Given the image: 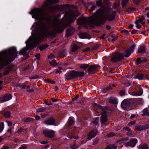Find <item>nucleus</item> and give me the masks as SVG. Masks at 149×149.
<instances>
[{
	"mask_svg": "<svg viewBox=\"0 0 149 149\" xmlns=\"http://www.w3.org/2000/svg\"><path fill=\"white\" fill-rule=\"evenodd\" d=\"M45 14L43 10L40 8L35 9L32 13V17L39 21L38 24L40 32L30 38L25 43L30 42V47L32 48L36 46L45 37L51 36L64 30L63 23L62 21L57 17L52 19L49 17H45Z\"/></svg>",
	"mask_w": 149,
	"mask_h": 149,
	"instance_id": "obj_1",
	"label": "nucleus"
},
{
	"mask_svg": "<svg viewBox=\"0 0 149 149\" xmlns=\"http://www.w3.org/2000/svg\"><path fill=\"white\" fill-rule=\"evenodd\" d=\"M13 47L0 52V68L10 63L16 58L18 53Z\"/></svg>",
	"mask_w": 149,
	"mask_h": 149,
	"instance_id": "obj_2",
	"label": "nucleus"
},
{
	"mask_svg": "<svg viewBox=\"0 0 149 149\" xmlns=\"http://www.w3.org/2000/svg\"><path fill=\"white\" fill-rule=\"evenodd\" d=\"M97 17L96 13H94L91 17H81L77 20V24L86 27L88 25L90 26L98 25L99 24L102 23L104 21L103 17L98 20L97 19Z\"/></svg>",
	"mask_w": 149,
	"mask_h": 149,
	"instance_id": "obj_3",
	"label": "nucleus"
},
{
	"mask_svg": "<svg viewBox=\"0 0 149 149\" xmlns=\"http://www.w3.org/2000/svg\"><path fill=\"white\" fill-rule=\"evenodd\" d=\"M96 13L97 18V19H100V18H102V17L104 18V21L103 22L99 24L98 25L104 23L106 19H107L108 21H111L114 19L115 18V14L114 13H112L110 14H109L107 15H106L104 10L101 8L99 10L97 11Z\"/></svg>",
	"mask_w": 149,
	"mask_h": 149,
	"instance_id": "obj_4",
	"label": "nucleus"
},
{
	"mask_svg": "<svg viewBox=\"0 0 149 149\" xmlns=\"http://www.w3.org/2000/svg\"><path fill=\"white\" fill-rule=\"evenodd\" d=\"M79 15L77 11H72L70 13H66L64 15V18L66 21L70 23L74 21L76 17Z\"/></svg>",
	"mask_w": 149,
	"mask_h": 149,
	"instance_id": "obj_5",
	"label": "nucleus"
},
{
	"mask_svg": "<svg viewBox=\"0 0 149 149\" xmlns=\"http://www.w3.org/2000/svg\"><path fill=\"white\" fill-rule=\"evenodd\" d=\"M124 57V55L120 53H116L114 54L111 59L112 62H118L120 61Z\"/></svg>",
	"mask_w": 149,
	"mask_h": 149,
	"instance_id": "obj_6",
	"label": "nucleus"
},
{
	"mask_svg": "<svg viewBox=\"0 0 149 149\" xmlns=\"http://www.w3.org/2000/svg\"><path fill=\"white\" fill-rule=\"evenodd\" d=\"M43 132L45 136L48 138H51L55 136V132L52 130L45 129L43 130Z\"/></svg>",
	"mask_w": 149,
	"mask_h": 149,
	"instance_id": "obj_7",
	"label": "nucleus"
},
{
	"mask_svg": "<svg viewBox=\"0 0 149 149\" xmlns=\"http://www.w3.org/2000/svg\"><path fill=\"white\" fill-rule=\"evenodd\" d=\"M77 77H78L77 71L73 70L70 72L69 75H65V78L68 80H70Z\"/></svg>",
	"mask_w": 149,
	"mask_h": 149,
	"instance_id": "obj_8",
	"label": "nucleus"
},
{
	"mask_svg": "<svg viewBox=\"0 0 149 149\" xmlns=\"http://www.w3.org/2000/svg\"><path fill=\"white\" fill-rule=\"evenodd\" d=\"M137 142V141L136 139H132L130 140V141L125 142V145L127 147L130 146L133 147L135 146Z\"/></svg>",
	"mask_w": 149,
	"mask_h": 149,
	"instance_id": "obj_9",
	"label": "nucleus"
},
{
	"mask_svg": "<svg viewBox=\"0 0 149 149\" xmlns=\"http://www.w3.org/2000/svg\"><path fill=\"white\" fill-rule=\"evenodd\" d=\"M135 45L134 44L132 45L130 48L125 51L126 54L124 55V56L127 58L131 54L133 53L134 51V49L135 47Z\"/></svg>",
	"mask_w": 149,
	"mask_h": 149,
	"instance_id": "obj_10",
	"label": "nucleus"
},
{
	"mask_svg": "<svg viewBox=\"0 0 149 149\" xmlns=\"http://www.w3.org/2000/svg\"><path fill=\"white\" fill-rule=\"evenodd\" d=\"M137 92H133L132 93V95L135 96H139L141 95L143 93L142 89L140 86H138L136 88Z\"/></svg>",
	"mask_w": 149,
	"mask_h": 149,
	"instance_id": "obj_11",
	"label": "nucleus"
},
{
	"mask_svg": "<svg viewBox=\"0 0 149 149\" xmlns=\"http://www.w3.org/2000/svg\"><path fill=\"white\" fill-rule=\"evenodd\" d=\"M43 123L47 125H55V120L52 118L51 117L45 120Z\"/></svg>",
	"mask_w": 149,
	"mask_h": 149,
	"instance_id": "obj_12",
	"label": "nucleus"
},
{
	"mask_svg": "<svg viewBox=\"0 0 149 149\" xmlns=\"http://www.w3.org/2000/svg\"><path fill=\"white\" fill-rule=\"evenodd\" d=\"M98 67V66L95 65L88 66V69L86 70V72L88 73H93L96 71Z\"/></svg>",
	"mask_w": 149,
	"mask_h": 149,
	"instance_id": "obj_13",
	"label": "nucleus"
},
{
	"mask_svg": "<svg viewBox=\"0 0 149 149\" xmlns=\"http://www.w3.org/2000/svg\"><path fill=\"white\" fill-rule=\"evenodd\" d=\"M97 133V130H93L88 134L86 138L88 140H90L95 137Z\"/></svg>",
	"mask_w": 149,
	"mask_h": 149,
	"instance_id": "obj_14",
	"label": "nucleus"
},
{
	"mask_svg": "<svg viewBox=\"0 0 149 149\" xmlns=\"http://www.w3.org/2000/svg\"><path fill=\"white\" fill-rule=\"evenodd\" d=\"M101 124L105 123L107 120L106 112H104L102 113L100 119Z\"/></svg>",
	"mask_w": 149,
	"mask_h": 149,
	"instance_id": "obj_15",
	"label": "nucleus"
},
{
	"mask_svg": "<svg viewBox=\"0 0 149 149\" xmlns=\"http://www.w3.org/2000/svg\"><path fill=\"white\" fill-rule=\"evenodd\" d=\"M80 38L82 39L87 38L90 39L91 38V36L86 33H82L79 34Z\"/></svg>",
	"mask_w": 149,
	"mask_h": 149,
	"instance_id": "obj_16",
	"label": "nucleus"
},
{
	"mask_svg": "<svg viewBox=\"0 0 149 149\" xmlns=\"http://www.w3.org/2000/svg\"><path fill=\"white\" fill-rule=\"evenodd\" d=\"M59 1L58 0H47L44 5V6L45 7H47L49 5L51 4L58 3Z\"/></svg>",
	"mask_w": 149,
	"mask_h": 149,
	"instance_id": "obj_17",
	"label": "nucleus"
},
{
	"mask_svg": "<svg viewBox=\"0 0 149 149\" xmlns=\"http://www.w3.org/2000/svg\"><path fill=\"white\" fill-rule=\"evenodd\" d=\"M130 105V102L126 100H123L122 102L121 105L123 108H126L128 107Z\"/></svg>",
	"mask_w": 149,
	"mask_h": 149,
	"instance_id": "obj_18",
	"label": "nucleus"
},
{
	"mask_svg": "<svg viewBox=\"0 0 149 149\" xmlns=\"http://www.w3.org/2000/svg\"><path fill=\"white\" fill-rule=\"evenodd\" d=\"M12 97V95L8 93L2 98L1 100L3 102L6 101L11 99Z\"/></svg>",
	"mask_w": 149,
	"mask_h": 149,
	"instance_id": "obj_19",
	"label": "nucleus"
},
{
	"mask_svg": "<svg viewBox=\"0 0 149 149\" xmlns=\"http://www.w3.org/2000/svg\"><path fill=\"white\" fill-rule=\"evenodd\" d=\"M123 129L127 132L126 134L128 136H131L134 133V132L130 129L128 127H124Z\"/></svg>",
	"mask_w": 149,
	"mask_h": 149,
	"instance_id": "obj_20",
	"label": "nucleus"
},
{
	"mask_svg": "<svg viewBox=\"0 0 149 149\" xmlns=\"http://www.w3.org/2000/svg\"><path fill=\"white\" fill-rule=\"evenodd\" d=\"M28 48L27 47H25L21 49L19 52V54L20 55H25L26 54Z\"/></svg>",
	"mask_w": 149,
	"mask_h": 149,
	"instance_id": "obj_21",
	"label": "nucleus"
},
{
	"mask_svg": "<svg viewBox=\"0 0 149 149\" xmlns=\"http://www.w3.org/2000/svg\"><path fill=\"white\" fill-rule=\"evenodd\" d=\"M79 67L80 68L84 69L86 71L87 70V69H88V64H79Z\"/></svg>",
	"mask_w": 149,
	"mask_h": 149,
	"instance_id": "obj_22",
	"label": "nucleus"
},
{
	"mask_svg": "<svg viewBox=\"0 0 149 149\" xmlns=\"http://www.w3.org/2000/svg\"><path fill=\"white\" fill-rule=\"evenodd\" d=\"M74 124V118L72 117H70L69 118L68 125L70 127L73 126Z\"/></svg>",
	"mask_w": 149,
	"mask_h": 149,
	"instance_id": "obj_23",
	"label": "nucleus"
},
{
	"mask_svg": "<svg viewBox=\"0 0 149 149\" xmlns=\"http://www.w3.org/2000/svg\"><path fill=\"white\" fill-rule=\"evenodd\" d=\"M146 127L145 126L141 125H138L136 126V129L138 131H141L142 130H145L146 129Z\"/></svg>",
	"mask_w": 149,
	"mask_h": 149,
	"instance_id": "obj_24",
	"label": "nucleus"
},
{
	"mask_svg": "<svg viewBox=\"0 0 149 149\" xmlns=\"http://www.w3.org/2000/svg\"><path fill=\"white\" fill-rule=\"evenodd\" d=\"M109 100L110 102L112 104H116L117 103V100L115 97H110Z\"/></svg>",
	"mask_w": 149,
	"mask_h": 149,
	"instance_id": "obj_25",
	"label": "nucleus"
},
{
	"mask_svg": "<svg viewBox=\"0 0 149 149\" xmlns=\"http://www.w3.org/2000/svg\"><path fill=\"white\" fill-rule=\"evenodd\" d=\"M145 52V48L144 46L141 47L138 49V52L139 53L143 54Z\"/></svg>",
	"mask_w": 149,
	"mask_h": 149,
	"instance_id": "obj_26",
	"label": "nucleus"
},
{
	"mask_svg": "<svg viewBox=\"0 0 149 149\" xmlns=\"http://www.w3.org/2000/svg\"><path fill=\"white\" fill-rule=\"evenodd\" d=\"M73 32V29L72 28H68L66 30V34L68 36L71 35Z\"/></svg>",
	"mask_w": 149,
	"mask_h": 149,
	"instance_id": "obj_27",
	"label": "nucleus"
},
{
	"mask_svg": "<svg viewBox=\"0 0 149 149\" xmlns=\"http://www.w3.org/2000/svg\"><path fill=\"white\" fill-rule=\"evenodd\" d=\"M117 148L116 146L114 144L110 145L107 146L106 148V149H116Z\"/></svg>",
	"mask_w": 149,
	"mask_h": 149,
	"instance_id": "obj_28",
	"label": "nucleus"
},
{
	"mask_svg": "<svg viewBox=\"0 0 149 149\" xmlns=\"http://www.w3.org/2000/svg\"><path fill=\"white\" fill-rule=\"evenodd\" d=\"M144 76L142 74H138L136 75L134 78L135 79H138L139 80L143 79Z\"/></svg>",
	"mask_w": 149,
	"mask_h": 149,
	"instance_id": "obj_29",
	"label": "nucleus"
},
{
	"mask_svg": "<svg viewBox=\"0 0 149 149\" xmlns=\"http://www.w3.org/2000/svg\"><path fill=\"white\" fill-rule=\"evenodd\" d=\"M3 115L6 118H8L10 115V112L9 111H6L3 113Z\"/></svg>",
	"mask_w": 149,
	"mask_h": 149,
	"instance_id": "obj_30",
	"label": "nucleus"
},
{
	"mask_svg": "<svg viewBox=\"0 0 149 149\" xmlns=\"http://www.w3.org/2000/svg\"><path fill=\"white\" fill-rule=\"evenodd\" d=\"M79 47L76 45H74L72 49V52H75L79 49Z\"/></svg>",
	"mask_w": 149,
	"mask_h": 149,
	"instance_id": "obj_31",
	"label": "nucleus"
},
{
	"mask_svg": "<svg viewBox=\"0 0 149 149\" xmlns=\"http://www.w3.org/2000/svg\"><path fill=\"white\" fill-rule=\"evenodd\" d=\"M117 36L116 35H112L110 36V39L113 42L115 41L117 39Z\"/></svg>",
	"mask_w": 149,
	"mask_h": 149,
	"instance_id": "obj_32",
	"label": "nucleus"
},
{
	"mask_svg": "<svg viewBox=\"0 0 149 149\" xmlns=\"http://www.w3.org/2000/svg\"><path fill=\"white\" fill-rule=\"evenodd\" d=\"M11 71V68L10 67L8 68L4 72V75H6L8 74Z\"/></svg>",
	"mask_w": 149,
	"mask_h": 149,
	"instance_id": "obj_33",
	"label": "nucleus"
},
{
	"mask_svg": "<svg viewBox=\"0 0 149 149\" xmlns=\"http://www.w3.org/2000/svg\"><path fill=\"white\" fill-rule=\"evenodd\" d=\"M46 110V108L45 107H42L39 108L36 110L37 112H43Z\"/></svg>",
	"mask_w": 149,
	"mask_h": 149,
	"instance_id": "obj_34",
	"label": "nucleus"
},
{
	"mask_svg": "<svg viewBox=\"0 0 149 149\" xmlns=\"http://www.w3.org/2000/svg\"><path fill=\"white\" fill-rule=\"evenodd\" d=\"M22 120L24 122H31L33 120V119L31 118L28 117L23 119Z\"/></svg>",
	"mask_w": 149,
	"mask_h": 149,
	"instance_id": "obj_35",
	"label": "nucleus"
},
{
	"mask_svg": "<svg viewBox=\"0 0 149 149\" xmlns=\"http://www.w3.org/2000/svg\"><path fill=\"white\" fill-rule=\"evenodd\" d=\"M140 148L141 149H148V147L147 144H144L140 145Z\"/></svg>",
	"mask_w": 149,
	"mask_h": 149,
	"instance_id": "obj_36",
	"label": "nucleus"
},
{
	"mask_svg": "<svg viewBox=\"0 0 149 149\" xmlns=\"http://www.w3.org/2000/svg\"><path fill=\"white\" fill-rule=\"evenodd\" d=\"M48 46L47 45H44L42 46H40L39 47V49L40 51H42L45 49Z\"/></svg>",
	"mask_w": 149,
	"mask_h": 149,
	"instance_id": "obj_37",
	"label": "nucleus"
},
{
	"mask_svg": "<svg viewBox=\"0 0 149 149\" xmlns=\"http://www.w3.org/2000/svg\"><path fill=\"white\" fill-rule=\"evenodd\" d=\"M96 4L99 7L101 6L102 5V0L96 1Z\"/></svg>",
	"mask_w": 149,
	"mask_h": 149,
	"instance_id": "obj_38",
	"label": "nucleus"
},
{
	"mask_svg": "<svg viewBox=\"0 0 149 149\" xmlns=\"http://www.w3.org/2000/svg\"><path fill=\"white\" fill-rule=\"evenodd\" d=\"M4 127V124L3 123H0V132L3 130Z\"/></svg>",
	"mask_w": 149,
	"mask_h": 149,
	"instance_id": "obj_39",
	"label": "nucleus"
},
{
	"mask_svg": "<svg viewBox=\"0 0 149 149\" xmlns=\"http://www.w3.org/2000/svg\"><path fill=\"white\" fill-rule=\"evenodd\" d=\"M143 113L145 115H149V112L148 111L147 108H145L143 110Z\"/></svg>",
	"mask_w": 149,
	"mask_h": 149,
	"instance_id": "obj_40",
	"label": "nucleus"
},
{
	"mask_svg": "<svg viewBox=\"0 0 149 149\" xmlns=\"http://www.w3.org/2000/svg\"><path fill=\"white\" fill-rule=\"evenodd\" d=\"M77 73L78 75V77H83L84 75V72H79L77 71Z\"/></svg>",
	"mask_w": 149,
	"mask_h": 149,
	"instance_id": "obj_41",
	"label": "nucleus"
},
{
	"mask_svg": "<svg viewBox=\"0 0 149 149\" xmlns=\"http://www.w3.org/2000/svg\"><path fill=\"white\" fill-rule=\"evenodd\" d=\"M99 118H95L93 121V123L95 125H97L98 124Z\"/></svg>",
	"mask_w": 149,
	"mask_h": 149,
	"instance_id": "obj_42",
	"label": "nucleus"
},
{
	"mask_svg": "<svg viewBox=\"0 0 149 149\" xmlns=\"http://www.w3.org/2000/svg\"><path fill=\"white\" fill-rule=\"evenodd\" d=\"M129 0H123L122 3V5L123 7H124Z\"/></svg>",
	"mask_w": 149,
	"mask_h": 149,
	"instance_id": "obj_43",
	"label": "nucleus"
},
{
	"mask_svg": "<svg viewBox=\"0 0 149 149\" xmlns=\"http://www.w3.org/2000/svg\"><path fill=\"white\" fill-rule=\"evenodd\" d=\"M50 64L53 65H57V63L55 60H53L51 61L50 62Z\"/></svg>",
	"mask_w": 149,
	"mask_h": 149,
	"instance_id": "obj_44",
	"label": "nucleus"
},
{
	"mask_svg": "<svg viewBox=\"0 0 149 149\" xmlns=\"http://www.w3.org/2000/svg\"><path fill=\"white\" fill-rule=\"evenodd\" d=\"M56 9V6H52L50 7L49 8V10L51 12L54 11Z\"/></svg>",
	"mask_w": 149,
	"mask_h": 149,
	"instance_id": "obj_45",
	"label": "nucleus"
},
{
	"mask_svg": "<svg viewBox=\"0 0 149 149\" xmlns=\"http://www.w3.org/2000/svg\"><path fill=\"white\" fill-rule=\"evenodd\" d=\"M99 141V138H98L97 137L96 138V139H94L93 141L94 142L93 144L95 145V144H97L98 142Z\"/></svg>",
	"mask_w": 149,
	"mask_h": 149,
	"instance_id": "obj_46",
	"label": "nucleus"
},
{
	"mask_svg": "<svg viewBox=\"0 0 149 149\" xmlns=\"http://www.w3.org/2000/svg\"><path fill=\"white\" fill-rule=\"evenodd\" d=\"M136 123V121L135 120H133L132 121H131L129 123L128 125L129 126H132L133 125L135 124Z\"/></svg>",
	"mask_w": 149,
	"mask_h": 149,
	"instance_id": "obj_47",
	"label": "nucleus"
},
{
	"mask_svg": "<svg viewBox=\"0 0 149 149\" xmlns=\"http://www.w3.org/2000/svg\"><path fill=\"white\" fill-rule=\"evenodd\" d=\"M141 63V59L140 58H138L136 59V64H139L140 63Z\"/></svg>",
	"mask_w": 149,
	"mask_h": 149,
	"instance_id": "obj_48",
	"label": "nucleus"
},
{
	"mask_svg": "<svg viewBox=\"0 0 149 149\" xmlns=\"http://www.w3.org/2000/svg\"><path fill=\"white\" fill-rule=\"evenodd\" d=\"M68 137L70 139H72L74 138L75 139H77L78 138V137L77 136H71L70 135H69L68 136Z\"/></svg>",
	"mask_w": 149,
	"mask_h": 149,
	"instance_id": "obj_49",
	"label": "nucleus"
},
{
	"mask_svg": "<svg viewBox=\"0 0 149 149\" xmlns=\"http://www.w3.org/2000/svg\"><path fill=\"white\" fill-rule=\"evenodd\" d=\"M78 147V146L76 144H74L71 147V149H76Z\"/></svg>",
	"mask_w": 149,
	"mask_h": 149,
	"instance_id": "obj_50",
	"label": "nucleus"
},
{
	"mask_svg": "<svg viewBox=\"0 0 149 149\" xmlns=\"http://www.w3.org/2000/svg\"><path fill=\"white\" fill-rule=\"evenodd\" d=\"M38 78V75H33L31 77V79H36Z\"/></svg>",
	"mask_w": 149,
	"mask_h": 149,
	"instance_id": "obj_51",
	"label": "nucleus"
},
{
	"mask_svg": "<svg viewBox=\"0 0 149 149\" xmlns=\"http://www.w3.org/2000/svg\"><path fill=\"white\" fill-rule=\"evenodd\" d=\"M115 134L112 132H111L108 135V136L109 137H111L114 136Z\"/></svg>",
	"mask_w": 149,
	"mask_h": 149,
	"instance_id": "obj_52",
	"label": "nucleus"
},
{
	"mask_svg": "<svg viewBox=\"0 0 149 149\" xmlns=\"http://www.w3.org/2000/svg\"><path fill=\"white\" fill-rule=\"evenodd\" d=\"M55 57V56L53 54H51L50 55L48 56L49 58L51 59L54 58Z\"/></svg>",
	"mask_w": 149,
	"mask_h": 149,
	"instance_id": "obj_53",
	"label": "nucleus"
},
{
	"mask_svg": "<svg viewBox=\"0 0 149 149\" xmlns=\"http://www.w3.org/2000/svg\"><path fill=\"white\" fill-rule=\"evenodd\" d=\"M122 32L125 34H127L128 33V31L125 30H123L122 31Z\"/></svg>",
	"mask_w": 149,
	"mask_h": 149,
	"instance_id": "obj_54",
	"label": "nucleus"
},
{
	"mask_svg": "<svg viewBox=\"0 0 149 149\" xmlns=\"http://www.w3.org/2000/svg\"><path fill=\"white\" fill-rule=\"evenodd\" d=\"M14 128L13 127H10V128H9L8 130V132L9 133H11L13 132V129Z\"/></svg>",
	"mask_w": 149,
	"mask_h": 149,
	"instance_id": "obj_55",
	"label": "nucleus"
},
{
	"mask_svg": "<svg viewBox=\"0 0 149 149\" xmlns=\"http://www.w3.org/2000/svg\"><path fill=\"white\" fill-rule=\"evenodd\" d=\"M23 130V129L22 128H19V129H18V131L17 132L18 133L20 134L21 132H22Z\"/></svg>",
	"mask_w": 149,
	"mask_h": 149,
	"instance_id": "obj_56",
	"label": "nucleus"
},
{
	"mask_svg": "<svg viewBox=\"0 0 149 149\" xmlns=\"http://www.w3.org/2000/svg\"><path fill=\"white\" fill-rule=\"evenodd\" d=\"M6 122H7V124L9 126H11L13 124V123L11 121H7Z\"/></svg>",
	"mask_w": 149,
	"mask_h": 149,
	"instance_id": "obj_57",
	"label": "nucleus"
},
{
	"mask_svg": "<svg viewBox=\"0 0 149 149\" xmlns=\"http://www.w3.org/2000/svg\"><path fill=\"white\" fill-rule=\"evenodd\" d=\"M35 118L36 120H39L40 118V117L39 116L36 115L35 116Z\"/></svg>",
	"mask_w": 149,
	"mask_h": 149,
	"instance_id": "obj_58",
	"label": "nucleus"
},
{
	"mask_svg": "<svg viewBox=\"0 0 149 149\" xmlns=\"http://www.w3.org/2000/svg\"><path fill=\"white\" fill-rule=\"evenodd\" d=\"M99 45H97V44H95L94 47L93 49H97V48L99 47Z\"/></svg>",
	"mask_w": 149,
	"mask_h": 149,
	"instance_id": "obj_59",
	"label": "nucleus"
},
{
	"mask_svg": "<svg viewBox=\"0 0 149 149\" xmlns=\"http://www.w3.org/2000/svg\"><path fill=\"white\" fill-rule=\"evenodd\" d=\"M145 18V17L144 16H142L139 19V20H140L141 22Z\"/></svg>",
	"mask_w": 149,
	"mask_h": 149,
	"instance_id": "obj_60",
	"label": "nucleus"
},
{
	"mask_svg": "<svg viewBox=\"0 0 149 149\" xmlns=\"http://www.w3.org/2000/svg\"><path fill=\"white\" fill-rule=\"evenodd\" d=\"M34 91V90L33 89V88H31L30 89H29V90H27V91L28 92H29L30 93L33 92Z\"/></svg>",
	"mask_w": 149,
	"mask_h": 149,
	"instance_id": "obj_61",
	"label": "nucleus"
},
{
	"mask_svg": "<svg viewBox=\"0 0 149 149\" xmlns=\"http://www.w3.org/2000/svg\"><path fill=\"white\" fill-rule=\"evenodd\" d=\"M120 94L121 96H123L125 94V92L124 91H121L120 92Z\"/></svg>",
	"mask_w": 149,
	"mask_h": 149,
	"instance_id": "obj_62",
	"label": "nucleus"
},
{
	"mask_svg": "<svg viewBox=\"0 0 149 149\" xmlns=\"http://www.w3.org/2000/svg\"><path fill=\"white\" fill-rule=\"evenodd\" d=\"M136 27L138 29H140L141 28V25L139 24H136Z\"/></svg>",
	"mask_w": 149,
	"mask_h": 149,
	"instance_id": "obj_63",
	"label": "nucleus"
},
{
	"mask_svg": "<svg viewBox=\"0 0 149 149\" xmlns=\"http://www.w3.org/2000/svg\"><path fill=\"white\" fill-rule=\"evenodd\" d=\"M26 147L25 146H22L20 147L19 149H26Z\"/></svg>",
	"mask_w": 149,
	"mask_h": 149,
	"instance_id": "obj_64",
	"label": "nucleus"
}]
</instances>
